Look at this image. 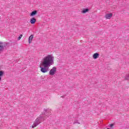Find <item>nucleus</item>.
I'll return each mask as SVG.
<instances>
[{
	"instance_id": "obj_1",
	"label": "nucleus",
	"mask_w": 129,
	"mask_h": 129,
	"mask_svg": "<svg viewBox=\"0 0 129 129\" xmlns=\"http://www.w3.org/2000/svg\"><path fill=\"white\" fill-rule=\"evenodd\" d=\"M53 64H54V57L52 54H48L43 58L41 63L42 67H40V71L42 73H46L49 71V68Z\"/></svg>"
},
{
	"instance_id": "obj_2",
	"label": "nucleus",
	"mask_w": 129,
	"mask_h": 129,
	"mask_svg": "<svg viewBox=\"0 0 129 129\" xmlns=\"http://www.w3.org/2000/svg\"><path fill=\"white\" fill-rule=\"evenodd\" d=\"M44 113L41 114L35 119L33 124L32 125V128H34L36 127V126H37V125H39V124H40L42 121H44V120H45L47 117H49V115H51V114H52V113L51 112V109H44ZM46 116H47V117Z\"/></svg>"
},
{
	"instance_id": "obj_3",
	"label": "nucleus",
	"mask_w": 129,
	"mask_h": 129,
	"mask_svg": "<svg viewBox=\"0 0 129 129\" xmlns=\"http://www.w3.org/2000/svg\"><path fill=\"white\" fill-rule=\"evenodd\" d=\"M57 71V68L53 67L49 71V75L51 76H53V75H55V73H56Z\"/></svg>"
},
{
	"instance_id": "obj_4",
	"label": "nucleus",
	"mask_w": 129,
	"mask_h": 129,
	"mask_svg": "<svg viewBox=\"0 0 129 129\" xmlns=\"http://www.w3.org/2000/svg\"><path fill=\"white\" fill-rule=\"evenodd\" d=\"M5 49V47L4 46V42H0V54L2 52H3Z\"/></svg>"
},
{
	"instance_id": "obj_5",
	"label": "nucleus",
	"mask_w": 129,
	"mask_h": 129,
	"mask_svg": "<svg viewBox=\"0 0 129 129\" xmlns=\"http://www.w3.org/2000/svg\"><path fill=\"white\" fill-rule=\"evenodd\" d=\"M112 13H110L108 14H106L105 16V18L106 19H107L108 20H110V19H111L112 17Z\"/></svg>"
},
{
	"instance_id": "obj_6",
	"label": "nucleus",
	"mask_w": 129,
	"mask_h": 129,
	"mask_svg": "<svg viewBox=\"0 0 129 129\" xmlns=\"http://www.w3.org/2000/svg\"><path fill=\"white\" fill-rule=\"evenodd\" d=\"M34 38V35H31L29 37V39H28V42L29 44H31V43H32V41H33V39Z\"/></svg>"
},
{
	"instance_id": "obj_7",
	"label": "nucleus",
	"mask_w": 129,
	"mask_h": 129,
	"mask_svg": "<svg viewBox=\"0 0 129 129\" xmlns=\"http://www.w3.org/2000/svg\"><path fill=\"white\" fill-rule=\"evenodd\" d=\"M99 57V53L96 52L93 54V59H97Z\"/></svg>"
},
{
	"instance_id": "obj_8",
	"label": "nucleus",
	"mask_w": 129,
	"mask_h": 129,
	"mask_svg": "<svg viewBox=\"0 0 129 129\" xmlns=\"http://www.w3.org/2000/svg\"><path fill=\"white\" fill-rule=\"evenodd\" d=\"M37 22V20L35 18H32L30 19L31 24H35Z\"/></svg>"
},
{
	"instance_id": "obj_9",
	"label": "nucleus",
	"mask_w": 129,
	"mask_h": 129,
	"mask_svg": "<svg viewBox=\"0 0 129 129\" xmlns=\"http://www.w3.org/2000/svg\"><path fill=\"white\" fill-rule=\"evenodd\" d=\"M37 11H34L30 14V17H33V16H35L37 15Z\"/></svg>"
},
{
	"instance_id": "obj_10",
	"label": "nucleus",
	"mask_w": 129,
	"mask_h": 129,
	"mask_svg": "<svg viewBox=\"0 0 129 129\" xmlns=\"http://www.w3.org/2000/svg\"><path fill=\"white\" fill-rule=\"evenodd\" d=\"M89 12V9H84L83 11H82V14H86V13Z\"/></svg>"
},
{
	"instance_id": "obj_11",
	"label": "nucleus",
	"mask_w": 129,
	"mask_h": 129,
	"mask_svg": "<svg viewBox=\"0 0 129 129\" xmlns=\"http://www.w3.org/2000/svg\"><path fill=\"white\" fill-rule=\"evenodd\" d=\"M4 73H5V72L0 71V77H2L4 76Z\"/></svg>"
},
{
	"instance_id": "obj_12",
	"label": "nucleus",
	"mask_w": 129,
	"mask_h": 129,
	"mask_svg": "<svg viewBox=\"0 0 129 129\" xmlns=\"http://www.w3.org/2000/svg\"><path fill=\"white\" fill-rule=\"evenodd\" d=\"M23 37V35L21 34L19 36V37L18 38V40L20 41V39H22V37Z\"/></svg>"
},
{
	"instance_id": "obj_13",
	"label": "nucleus",
	"mask_w": 129,
	"mask_h": 129,
	"mask_svg": "<svg viewBox=\"0 0 129 129\" xmlns=\"http://www.w3.org/2000/svg\"><path fill=\"white\" fill-rule=\"evenodd\" d=\"M125 79L126 80H129V75H127L126 76L125 78Z\"/></svg>"
},
{
	"instance_id": "obj_14",
	"label": "nucleus",
	"mask_w": 129,
	"mask_h": 129,
	"mask_svg": "<svg viewBox=\"0 0 129 129\" xmlns=\"http://www.w3.org/2000/svg\"><path fill=\"white\" fill-rule=\"evenodd\" d=\"M75 123H79V122H78V120L74 121V124H75Z\"/></svg>"
},
{
	"instance_id": "obj_15",
	"label": "nucleus",
	"mask_w": 129,
	"mask_h": 129,
	"mask_svg": "<svg viewBox=\"0 0 129 129\" xmlns=\"http://www.w3.org/2000/svg\"><path fill=\"white\" fill-rule=\"evenodd\" d=\"M114 125V124H110L109 126H110V127H112V126H113Z\"/></svg>"
},
{
	"instance_id": "obj_16",
	"label": "nucleus",
	"mask_w": 129,
	"mask_h": 129,
	"mask_svg": "<svg viewBox=\"0 0 129 129\" xmlns=\"http://www.w3.org/2000/svg\"><path fill=\"white\" fill-rule=\"evenodd\" d=\"M2 81V77H0V82Z\"/></svg>"
},
{
	"instance_id": "obj_17",
	"label": "nucleus",
	"mask_w": 129,
	"mask_h": 129,
	"mask_svg": "<svg viewBox=\"0 0 129 129\" xmlns=\"http://www.w3.org/2000/svg\"><path fill=\"white\" fill-rule=\"evenodd\" d=\"M107 129H110V128H107Z\"/></svg>"
}]
</instances>
